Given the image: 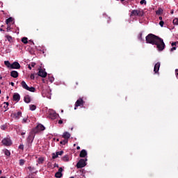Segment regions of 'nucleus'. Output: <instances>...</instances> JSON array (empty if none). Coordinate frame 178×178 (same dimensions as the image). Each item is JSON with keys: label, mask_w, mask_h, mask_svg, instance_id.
Here are the masks:
<instances>
[{"label": "nucleus", "mask_w": 178, "mask_h": 178, "mask_svg": "<svg viewBox=\"0 0 178 178\" xmlns=\"http://www.w3.org/2000/svg\"><path fill=\"white\" fill-rule=\"evenodd\" d=\"M83 105H84V100L83 98H79L75 103L74 109H77L78 106H83Z\"/></svg>", "instance_id": "7"}, {"label": "nucleus", "mask_w": 178, "mask_h": 178, "mask_svg": "<svg viewBox=\"0 0 178 178\" xmlns=\"http://www.w3.org/2000/svg\"><path fill=\"white\" fill-rule=\"evenodd\" d=\"M172 15H173V11L171 12Z\"/></svg>", "instance_id": "62"}, {"label": "nucleus", "mask_w": 178, "mask_h": 178, "mask_svg": "<svg viewBox=\"0 0 178 178\" xmlns=\"http://www.w3.org/2000/svg\"><path fill=\"white\" fill-rule=\"evenodd\" d=\"M11 86L13 87V86H15V83H13V82H11Z\"/></svg>", "instance_id": "50"}, {"label": "nucleus", "mask_w": 178, "mask_h": 178, "mask_svg": "<svg viewBox=\"0 0 178 178\" xmlns=\"http://www.w3.org/2000/svg\"><path fill=\"white\" fill-rule=\"evenodd\" d=\"M33 141H34V134H31L28 136L27 143L28 146L31 147V144H33Z\"/></svg>", "instance_id": "8"}, {"label": "nucleus", "mask_w": 178, "mask_h": 178, "mask_svg": "<svg viewBox=\"0 0 178 178\" xmlns=\"http://www.w3.org/2000/svg\"><path fill=\"white\" fill-rule=\"evenodd\" d=\"M21 86L22 88H24V90H26L27 91H30L31 92H35V88L33 86L29 87V86H27V83H26V81H22L21 82Z\"/></svg>", "instance_id": "2"}, {"label": "nucleus", "mask_w": 178, "mask_h": 178, "mask_svg": "<svg viewBox=\"0 0 178 178\" xmlns=\"http://www.w3.org/2000/svg\"><path fill=\"white\" fill-rule=\"evenodd\" d=\"M62 161H63L64 162H69V161H70L69 155H65V156H63Z\"/></svg>", "instance_id": "20"}, {"label": "nucleus", "mask_w": 178, "mask_h": 178, "mask_svg": "<svg viewBox=\"0 0 178 178\" xmlns=\"http://www.w3.org/2000/svg\"><path fill=\"white\" fill-rule=\"evenodd\" d=\"M12 22H13V18L10 17L6 20V24H9V23H12Z\"/></svg>", "instance_id": "23"}, {"label": "nucleus", "mask_w": 178, "mask_h": 178, "mask_svg": "<svg viewBox=\"0 0 178 178\" xmlns=\"http://www.w3.org/2000/svg\"><path fill=\"white\" fill-rule=\"evenodd\" d=\"M21 66L18 62H14L11 64V69H20Z\"/></svg>", "instance_id": "11"}, {"label": "nucleus", "mask_w": 178, "mask_h": 178, "mask_svg": "<svg viewBox=\"0 0 178 178\" xmlns=\"http://www.w3.org/2000/svg\"><path fill=\"white\" fill-rule=\"evenodd\" d=\"M70 133L67 132V131H65L63 134L62 135V138L65 139V140H69V138H70Z\"/></svg>", "instance_id": "13"}, {"label": "nucleus", "mask_w": 178, "mask_h": 178, "mask_svg": "<svg viewBox=\"0 0 178 178\" xmlns=\"http://www.w3.org/2000/svg\"><path fill=\"white\" fill-rule=\"evenodd\" d=\"M1 130H5V129H6V127H5V126H1Z\"/></svg>", "instance_id": "46"}, {"label": "nucleus", "mask_w": 178, "mask_h": 178, "mask_svg": "<svg viewBox=\"0 0 178 178\" xmlns=\"http://www.w3.org/2000/svg\"><path fill=\"white\" fill-rule=\"evenodd\" d=\"M56 154L59 155H63V151L57 152Z\"/></svg>", "instance_id": "39"}, {"label": "nucleus", "mask_w": 178, "mask_h": 178, "mask_svg": "<svg viewBox=\"0 0 178 178\" xmlns=\"http://www.w3.org/2000/svg\"><path fill=\"white\" fill-rule=\"evenodd\" d=\"M35 76H38V74H31L30 76L31 79L34 80V79H35Z\"/></svg>", "instance_id": "30"}, {"label": "nucleus", "mask_w": 178, "mask_h": 178, "mask_svg": "<svg viewBox=\"0 0 178 178\" xmlns=\"http://www.w3.org/2000/svg\"><path fill=\"white\" fill-rule=\"evenodd\" d=\"M0 173H2V170H0Z\"/></svg>", "instance_id": "63"}, {"label": "nucleus", "mask_w": 178, "mask_h": 178, "mask_svg": "<svg viewBox=\"0 0 178 178\" xmlns=\"http://www.w3.org/2000/svg\"><path fill=\"white\" fill-rule=\"evenodd\" d=\"M29 170H31V167H29Z\"/></svg>", "instance_id": "58"}, {"label": "nucleus", "mask_w": 178, "mask_h": 178, "mask_svg": "<svg viewBox=\"0 0 178 178\" xmlns=\"http://www.w3.org/2000/svg\"><path fill=\"white\" fill-rule=\"evenodd\" d=\"M1 27H4V26H3V25H2V26H1Z\"/></svg>", "instance_id": "64"}, {"label": "nucleus", "mask_w": 178, "mask_h": 178, "mask_svg": "<svg viewBox=\"0 0 178 178\" xmlns=\"http://www.w3.org/2000/svg\"><path fill=\"white\" fill-rule=\"evenodd\" d=\"M170 51L171 52H173V51H176V47H173L172 48H171Z\"/></svg>", "instance_id": "43"}, {"label": "nucleus", "mask_w": 178, "mask_h": 178, "mask_svg": "<svg viewBox=\"0 0 178 178\" xmlns=\"http://www.w3.org/2000/svg\"><path fill=\"white\" fill-rule=\"evenodd\" d=\"M61 141L63 142V145H66V144H67V143H69V140H67V139H64Z\"/></svg>", "instance_id": "34"}, {"label": "nucleus", "mask_w": 178, "mask_h": 178, "mask_svg": "<svg viewBox=\"0 0 178 178\" xmlns=\"http://www.w3.org/2000/svg\"><path fill=\"white\" fill-rule=\"evenodd\" d=\"M159 20H161V22H162V19H163L162 17H159Z\"/></svg>", "instance_id": "53"}, {"label": "nucleus", "mask_w": 178, "mask_h": 178, "mask_svg": "<svg viewBox=\"0 0 178 178\" xmlns=\"http://www.w3.org/2000/svg\"><path fill=\"white\" fill-rule=\"evenodd\" d=\"M2 144L6 147L12 145V140L9 138H5L2 141Z\"/></svg>", "instance_id": "6"}, {"label": "nucleus", "mask_w": 178, "mask_h": 178, "mask_svg": "<svg viewBox=\"0 0 178 178\" xmlns=\"http://www.w3.org/2000/svg\"><path fill=\"white\" fill-rule=\"evenodd\" d=\"M30 108V111H35V109H37V106L34 104H31L29 106Z\"/></svg>", "instance_id": "24"}, {"label": "nucleus", "mask_w": 178, "mask_h": 178, "mask_svg": "<svg viewBox=\"0 0 178 178\" xmlns=\"http://www.w3.org/2000/svg\"><path fill=\"white\" fill-rule=\"evenodd\" d=\"M76 149H80V147H79V146H77V147H76Z\"/></svg>", "instance_id": "56"}, {"label": "nucleus", "mask_w": 178, "mask_h": 178, "mask_svg": "<svg viewBox=\"0 0 178 178\" xmlns=\"http://www.w3.org/2000/svg\"><path fill=\"white\" fill-rule=\"evenodd\" d=\"M145 38L147 44L156 45L158 51H161L165 49V42H163V39L152 33L148 34Z\"/></svg>", "instance_id": "1"}, {"label": "nucleus", "mask_w": 178, "mask_h": 178, "mask_svg": "<svg viewBox=\"0 0 178 178\" xmlns=\"http://www.w3.org/2000/svg\"><path fill=\"white\" fill-rule=\"evenodd\" d=\"M47 72H45V70H42V68L39 69V72H38V76H40V77L45 78L47 77Z\"/></svg>", "instance_id": "9"}, {"label": "nucleus", "mask_w": 178, "mask_h": 178, "mask_svg": "<svg viewBox=\"0 0 178 178\" xmlns=\"http://www.w3.org/2000/svg\"><path fill=\"white\" fill-rule=\"evenodd\" d=\"M163 24H165V22L163 21H160L159 25L161 26V27H163Z\"/></svg>", "instance_id": "38"}, {"label": "nucleus", "mask_w": 178, "mask_h": 178, "mask_svg": "<svg viewBox=\"0 0 178 178\" xmlns=\"http://www.w3.org/2000/svg\"><path fill=\"white\" fill-rule=\"evenodd\" d=\"M80 158H86L87 156V150L82 149L79 154Z\"/></svg>", "instance_id": "16"}, {"label": "nucleus", "mask_w": 178, "mask_h": 178, "mask_svg": "<svg viewBox=\"0 0 178 178\" xmlns=\"http://www.w3.org/2000/svg\"><path fill=\"white\" fill-rule=\"evenodd\" d=\"M13 99H14V101L19 102L20 101V95H19V93H15L13 95Z\"/></svg>", "instance_id": "18"}, {"label": "nucleus", "mask_w": 178, "mask_h": 178, "mask_svg": "<svg viewBox=\"0 0 178 178\" xmlns=\"http://www.w3.org/2000/svg\"><path fill=\"white\" fill-rule=\"evenodd\" d=\"M10 76L14 79H17V77H19V72H17V71H12L10 72Z\"/></svg>", "instance_id": "17"}, {"label": "nucleus", "mask_w": 178, "mask_h": 178, "mask_svg": "<svg viewBox=\"0 0 178 178\" xmlns=\"http://www.w3.org/2000/svg\"><path fill=\"white\" fill-rule=\"evenodd\" d=\"M19 149H24V145H20L19 146Z\"/></svg>", "instance_id": "40"}, {"label": "nucleus", "mask_w": 178, "mask_h": 178, "mask_svg": "<svg viewBox=\"0 0 178 178\" xmlns=\"http://www.w3.org/2000/svg\"><path fill=\"white\" fill-rule=\"evenodd\" d=\"M13 118L16 119V120H19L20 118H22V111H18L17 113H13Z\"/></svg>", "instance_id": "12"}, {"label": "nucleus", "mask_w": 178, "mask_h": 178, "mask_svg": "<svg viewBox=\"0 0 178 178\" xmlns=\"http://www.w3.org/2000/svg\"><path fill=\"white\" fill-rule=\"evenodd\" d=\"M130 16H139L140 17H143V16H144V12L140 10H134L131 12Z\"/></svg>", "instance_id": "4"}, {"label": "nucleus", "mask_w": 178, "mask_h": 178, "mask_svg": "<svg viewBox=\"0 0 178 178\" xmlns=\"http://www.w3.org/2000/svg\"><path fill=\"white\" fill-rule=\"evenodd\" d=\"M0 31H4V30L2 29V28H0Z\"/></svg>", "instance_id": "57"}, {"label": "nucleus", "mask_w": 178, "mask_h": 178, "mask_svg": "<svg viewBox=\"0 0 178 178\" xmlns=\"http://www.w3.org/2000/svg\"><path fill=\"white\" fill-rule=\"evenodd\" d=\"M38 163L39 165H42V163H44V159L43 157H39L38 159Z\"/></svg>", "instance_id": "22"}, {"label": "nucleus", "mask_w": 178, "mask_h": 178, "mask_svg": "<svg viewBox=\"0 0 178 178\" xmlns=\"http://www.w3.org/2000/svg\"><path fill=\"white\" fill-rule=\"evenodd\" d=\"M31 67H34V66H35V63H31Z\"/></svg>", "instance_id": "45"}, {"label": "nucleus", "mask_w": 178, "mask_h": 178, "mask_svg": "<svg viewBox=\"0 0 178 178\" xmlns=\"http://www.w3.org/2000/svg\"><path fill=\"white\" fill-rule=\"evenodd\" d=\"M156 15H159V13H161L159 12V10H157V11L156 12Z\"/></svg>", "instance_id": "52"}, {"label": "nucleus", "mask_w": 178, "mask_h": 178, "mask_svg": "<svg viewBox=\"0 0 178 178\" xmlns=\"http://www.w3.org/2000/svg\"><path fill=\"white\" fill-rule=\"evenodd\" d=\"M10 24H7L6 31L9 32L11 30Z\"/></svg>", "instance_id": "35"}, {"label": "nucleus", "mask_w": 178, "mask_h": 178, "mask_svg": "<svg viewBox=\"0 0 178 178\" xmlns=\"http://www.w3.org/2000/svg\"><path fill=\"white\" fill-rule=\"evenodd\" d=\"M28 119L27 118H24L22 120V123H26L27 122Z\"/></svg>", "instance_id": "42"}, {"label": "nucleus", "mask_w": 178, "mask_h": 178, "mask_svg": "<svg viewBox=\"0 0 178 178\" xmlns=\"http://www.w3.org/2000/svg\"><path fill=\"white\" fill-rule=\"evenodd\" d=\"M4 65H6L7 67H10L11 69L12 64H10L9 61H4Z\"/></svg>", "instance_id": "25"}, {"label": "nucleus", "mask_w": 178, "mask_h": 178, "mask_svg": "<svg viewBox=\"0 0 178 178\" xmlns=\"http://www.w3.org/2000/svg\"><path fill=\"white\" fill-rule=\"evenodd\" d=\"M54 76H51L50 78H49V81L51 83H54Z\"/></svg>", "instance_id": "36"}, {"label": "nucleus", "mask_w": 178, "mask_h": 178, "mask_svg": "<svg viewBox=\"0 0 178 178\" xmlns=\"http://www.w3.org/2000/svg\"><path fill=\"white\" fill-rule=\"evenodd\" d=\"M5 155H6L7 156H10V152H9V150L6 149L5 151Z\"/></svg>", "instance_id": "33"}, {"label": "nucleus", "mask_w": 178, "mask_h": 178, "mask_svg": "<svg viewBox=\"0 0 178 178\" xmlns=\"http://www.w3.org/2000/svg\"><path fill=\"white\" fill-rule=\"evenodd\" d=\"M0 79L2 80V76H0Z\"/></svg>", "instance_id": "61"}, {"label": "nucleus", "mask_w": 178, "mask_h": 178, "mask_svg": "<svg viewBox=\"0 0 178 178\" xmlns=\"http://www.w3.org/2000/svg\"><path fill=\"white\" fill-rule=\"evenodd\" d=\"M24 101L26 104H30V102H31V98L29 95H26L24 98Z\"/></svg>", "instance_id": "19"}, {"label": "nucleus", "mask_w": 178, "mask_h": 178, "mask_svg": "<svg viewBox=\"0 0 178 178\" xmlns=\"http://www.w3.org/2000/svg\"><path fill=\"white\" fill-rule=\"evenodd\" d=\"M58 156H59L58 155V153H53L52 154V159H56V158H58Z\"/></svg>", "instance_id": "31"}, {"label": "nucleus", "mask_w": 178, "mask_h": 178, "mask_svg": "<svg viewBox=\"0 0 178 178\" xmlns=\"http://www.w3.org/2000/svg\"><path fill=\"white\" fill-rule=\"evenodd\" d=\"M161 67V63L158 62L155 64L154 67V73H158L159 72V68Z\"/></svg>", "instance_id": "14"}, {"label": "nucleus", "mask_w": 178, "mask_h": 178, "mask_svg": "<svg viewBox=\"0 0 178 178\" xmlns=\"http://www.w3.org/2000/svg\"><path fill=\"white\" fill-rule=\"evenodd\" d=\"M140 5H144V3H147V1L145 0H141L140 2Z\"/></svg>", "instance_id": "37"}, {"label": "nucleus", "mask_w": 178, "mask_h": 178, "mask_svg": "<svg viewBox=\"0 0 178 178\" xmlns=\"http://www.w3.org/2000/svg\"><path fill=\"white\" fill-rule=\"evenodd\" d=\"M1 106H3V112H6V111H8L9 109V102H4Z\"/></svg>", "instance_id": "15"}, {"label": "nucleus", "mask_w": 178, "mask_h": 178, "mask_svg": "<svg viewBox=\"0 0 178 178\" xmlns=\"http://www.w3.org/2000/svg\"><path fill=\"white\" fill-rule=\"evenodd\" d=\"M56 141H59V138H57V139H56Z\"/></svg>", "instance_id": "60"}, {"label": "nucleus", "mask_w": 178, "mask_h": 178, "mask_svg": "<svg viewBox=\"0 0 178 178\" xmlns=\"http://www.w3.org/2000/svg\"><path fill=\"white\" fill-rule=\"evenodd\" d=\"M29 42H31L34 45V42H33L32 40H29Z\"/></svg>", "instance_id": "54"}, {"label": "nucleus", "mask_w": 178, "mask_h": 178, "mask_svg": "<svg viewBox=\"0 0 178 178\" xmlns=\"http://www.w3.org/2000/svg\"><path fill=\"white\" fill-rule=\"evenodd\" d=\"M78 172H80L81 176H82V178H86V176L84 175V170L83 169H81Z\"/></svg>", "instance_id": "27"}, {"label": "nucleus", "mask_w": 178, "mask_h": 178, "mask_svg": "<svg viewBox=\"0 0 178 178\" xmlns=\"http://www.w3.org/2000/svg\"><path fill=\"white\" fill-rule=\"evenodd\" d=\"M175 75L176 77L178 79V69L175 70Z\"/></svg>", "instance_id": "41"}, {"label": "nucleus", "mask_w": 178, "mask_h": 178, "mask_svg": "<svg viewBox=\"0 0 178 178\" xmlns=\"http://www.w3.org/2000/svg\"><path fill=\"white\" fill-rule=\"evenodd\" d=\"M62 123H63V121L62 120H60L58 121V124H62Z\"/></svg>", "instance_id": "47"}, {"label": "nucleus", "mask_w": 178, "mask_h": 178, "mask_svg": "<svg viewBox=\"0 0 178 178\" xmlns=\"http://www.w3.org/2000/svg\"><path fill=\"white\" fill-rule=\"evenodd\" d=\"M138 38L140 41H144V39H143V33H139Z\"/></svg>", "instance_id": "29"}, {"label": "nucleus", "mask_w": 178, "mask_h": 178, "mask_svg": "<svg viewBox=\"0 0 178 178\" xmlns=\"http://www.w3.org/2000/svg\"><path fill=\"white\" fill-rule=\"evenodd\" d=\"M54 168H59V165L55 163V164H54Z\"/></svg>", "instance_id": "48"}, {"label": "nucleus", "mask_w": 178, "mask_h": 178, "mask_svg": "<svg viewBox=\"0 0 178 178\" xmlns=\"http://www.w3.org/2000/svg\"><path fill=\"white\" fill-rule=\"evenodd\" d=\"M24 134H26L25 132H22V133H21V136H24Z\"/></svg>", "instance_id": "51"}, {"label": "nucleus", "mask_w": 178, "mask_h": 178, "mask_svg": "<svg viewBox=\"0 0 178 178\" xmlns=\"http://www.w3.org/2000/svg\"><path fill=\"white\" fill-rule=\"evenodd\" d=\"M6 38L7 39V40L8 41V42H13V38H12V36L7 35L6 36Z\"/></svg>", "instance_id": "21"}, {"label": "nucleus", "mask_w": 178, "mask_h": 178, "mask_svg": "<svg viewBox=\"0 0 178 178\" xmlns=\"http://www.w3.org/2000/svg\"><path fill=\"white\" fill-rule=\"evenodd\" d=\"M173 24L178 26V18H175L172 21Z\"/></svg>", "instance_id": "28"}, {"label": "nucleus", "mask_w": 178, "mask_h": 178, "mask_svg": "<svg viewBox=\"0 0 178 178\" xmlns=\"http://www.w3.org/2000/svg\"><path fill=\"white\" fill-rule=\"evenodd\" d=\"M28 67H29V70H31V65H29L28 66Z\"/></svg>", "instance_id": "49"}, {"label": "nucleus", "mask_w": 178, "mask_h": 178, "mask_svg": "<svg viewBox=\"0 0 178 178\" xmlns=\"http://www.w3.org/2000/svg\"><path fill=\"white\" fill-rule=\"evenodd\" d=\"M86 162H87V159H81L76 163L77 169H81V168L87 166V163Z\"/></svg>", "instance_id": "3"}, {"label": "nucleus", "mask_w": 178, "mask_h": 178, "mask_svg": "<svg viewBox=\"0 0 178 178\" xmlns=\"http://www.w3.org/2000/svg\"><path fill=\"white\" fill-rule=\"evenodd\" d=\"M44 130H45V127H44V125H42L41 124H39L33 129V133H38L39 131H44Z\"/></svg>", "instance_id": "5"}, {"label": "nucleus", "mask_w": 178, "mask_h": 178, "mask_svg": "<svg viewBox=\"0 0 178 178\" xmlns=\"http://www.w3.org/2000/svg\"><path fill=\"white\" fill-rule=\"evenodd\" d=\"M76 86H79V83L76 82Z\"/></svg>", "instance_id": "59"}, {"label": "nucleus", "mask_w": 178, "mask_h": 178, "mask_svg": "<svg viewBox=\"0 0 178 178\" xmlns=\"http://www.w3.org/2000/svg\"><path fill=\"white\" fill-rule=\"evenodd\" d=\"M24 162H25V161L24 159H20L19 160L20 166H23V165H24Z\"/></svg>", "instance_id": "32"}, {"label": "nucleus", "mask_w": 178, "mask_h": 178, "mask_svg": "<svg viewBox=\"0 0 178 178\" xmlns=\"http://www.w3.org/2000/svg\"><path fill=\"white\" fill-rule=\"evenodd\" d=\"M63 172V168L62 167L59 168L57 172L55 174V177L56 178H60L63 176V174L62 172Z\"/></svg>", "instance_id": "10"}, {"label": "nucleus", "mask_w": 178, "mask_h": 178, "mask_svg": "<svg viewBox=\"0 0 178 178\" xmlns=\"http://www.w3.org/2000/svg\"><path fill=\"white\" fill-rule=\"evenodd\" d=\"M60 144H61V145H63V142H62V140L60 142Z\"/></svg>", "instance_id": "55"}, {"label": "nucleus", "mask_w": 178, "mask_h": 178, "mask_svg": "<svg viewBox=\"0 0 178 178\" xmlns=\"http://www.w3.org/2000/svg\"><path fill=\"white\" fill-rule=\"evenodd\" d=\"M28 38L24 37L22 38V42H23V44H28L29 41L27 40Z\"/></svg>", "instance_id": "26"}, {"label": "nucleus", "mask_w": 178, "mask_h": 178, "mask_svg": "<svg viewBox=\"0 0 178 178\" xmlns=\"http://www.w3.org/2000/svg\"><path fill=\"white\" fill-rule=\"evenodd\" d=\"M177 42H175L171 44L172 47H176Z\"/></svg>", "instance_id": "44"}]
</instances>
